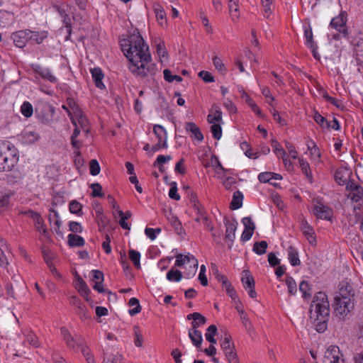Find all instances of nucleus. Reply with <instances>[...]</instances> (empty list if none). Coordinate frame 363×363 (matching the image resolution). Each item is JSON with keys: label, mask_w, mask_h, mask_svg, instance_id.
Masks as SVG:
<instances>
[{"label": "nucleus", "mask_w": 363, "mask_h": 363, "mask_svg": "<svg viewBox=\"0 0 363 363\" xmlns=\"http://www.w3.org/2000/svg\"><path fill=\"white\" fill-rule=\"evenodd\" d=\"M121 50L129 61V70L138 77H154L157 71V65L150 63L152 60L149 46L138 30L128 38L121 40Z\"/></svg>", "instance_id": "obj_1"}, {"label": "nucleus", "mask_w": 363, "mask_h": 363, "mask_svg": "<svg viewBox=\"0 0 363 363\" xmlns=\"http://www.w3.org/2000/svg\"><path fill=\"white\" fill-rule=\"evenodd\" d=\"M309 313L315 330L320 333L325 332L330 318L329 301L325 293L319 291L314 296Z\"/></svg>", "instance_id": "obj_2"}, {"label": "nucleus", "mask_w": 363, "mask_h": 363, "mask_svg": "<svg viewBox=\"0 0 363 363\" xmlns=\"http://www.w3.org/2000/svg\"><path fill=\"white\" fill-rule=\"evenodd\" d=\"M0 172H9L17 164L18 157L15 150L11 152L10 145L3 143L1 145Z\"/></svg>", "instance_id": "obj_3"}, {"label": "nucleus", "mask_w": 363, "mask_h": 363, "mask_svg": "<svg viewBox=\"0 0 363 363\" xmlns=\"http://www.w3.org/2000/svg\"><path fill=\"white\" fill-rule=\"evenodd\" d=\"M354 308V301L350 298L335 296L334 309L337 316L344 318Z\"/></svg>", "instance_id": "obj_4"}, {"label": "nucleus", "mask_w": 363, "mask_h": 363, "mask_svg": "<svg viewBox=\"0 0 363 363\" xmlns=\"http://www.w3.org/2000/svg\"><path fill=\"white\" fill-rule=\"evenodd\" d=\"M347 14L345 11H341L340 13L332 18L330 21V26L338 32L343 34L345 37L347 36V28L346 27Z\"/></svg>", "instance_id": "obj_5"}, {"label": "nucleus", "mask_w": 363, "mask_h": 363, "mask_svg": "<svg viewBox=\"0 0 363 363\" xmlns=\"http://www.w3.org/2000/svg\"><path fill=\"white\" fill-rule=\"evenodd\" d=\"M346 190L350 191L347 197L352 201L357 202L363 198V188L353 180L347 182Z\"/></svg>", "instance_id": "obj_6"}, {"label": "nucleus", "mask_w": 363, "mask_h": 363, "mask_svg": "<svg viewBox=\"0 0 363 363\" xmlns=\"http://www.w3.org/2000/svg\"><path fill=\"white\" fill-rule=\"evenodd\" d=\"M224 224L226 227L225 238L228 241V248L231 249L235 239V231L237 230L238 223L235 220H229L226 217L224 218Z\"/></svg>", "instance_id": "obj_7"}, {"label": "nucleus", "mask_w": 363, "mask_h": 363, "mask_svg": "<svg viewBox=\"0 0 363 363\" xmlns=\"http://www.w3.org/2000/svg\"><path fill=\"white\" fill-rule=\"evenodd\" d=\"M30 30H21L14 32L11 34V39L13 41L14 45L19 48H23L26 46V43L30 40Z\"/></svg>", "instance_id": "obj_8"}, {"label": "nucleus", "mask_w": 363, "mask_h": 363, "mask_svg": "<svg viewBox=\"0 0 363 363\" xmlns=\"http://www.w3.org/2000/svg\"><path fill=\"white\" fill-rule=\"evenodd\" d=\"M245 275L242 277L241 281L245 290H248V294L252 298L257 297L255 291V283L253 277L250 274L249 270H244Z\"/></svg>", "instance_id": "obj_9"}, {"label": "nucleus", "mask_w": 363, "mask_h": 363, "mask_svg": "<svg viewBox=\"0 0 363 363\" xmlns=\"http://www.w3.org/2000/svg\"><path fill=\"white\" fill-rule=\"evenodd\" d=\"M313 213L317 218L327 220H331L333 211V209L322 203H318L313 207Z\"/></svg>", "instance_id": "obj_10"}, {"label": "nucleus", "mask_w": 363, "mask_h": 363, "mask_svg": "<svg viewBox=\"0 0 363 363\" xmlns=\"http://www.w3.org/2000/svg\"><path fill=\"white\" fill-rule=\"evenodd\" d=\"M301 229L303 234L308 240L309 243L311 245H315L316 243L315 231L313 227L304 218L301 220Z\"/></svg>", "instance_id": "obj_11"}, {"label": "nucleus", "mask_w": 363, "mask_h": 363, "mask_svg": "<svg viewBox=\"0 0 363 363\" xmlns=\"http://www.w3.org/2000/svg\"><path fill=\"white\" fill-rule=\"evenodd\" d=\"M335 296L350 298V300L354 301V293L352 286L347 281L340 282L339 291L336 294Z\"/></svg>", "instance_id": "obj_12"}, {"label": "nucleus", "mask_w": 363, "mask_h": 363, "mask_svg": "<svg viewBox=\"0 0 363 363\" xmlns=\"http://www.w3.org/2000/svg\"><path fill=\"white\" fill-rule=\"evenodd\" d=\"M90 72L96 86L101 89H105L106 86L102 82V79L104 77V74L101 69L100 67H94L91 69Z\"/></svg>", "instance_id": "obj_13"}, {"label": "nucleus", "mask_w": 363, "mask_h": 363, "mask_svg": "<svg viewBox=\"0 0 363 363\" xmlns=\"http://www.w3.org/2000/svg\"><path fill=\"white\" fill-rule=\"evenodd\" d=\"M34 72L39 74L43 79H46L52 83L57 82L56 77L51 73L50 70L48 68H44L39 65L33 67Z\"/></svg>", "instance_id": "obj_14"}, {"label": "nucleus", "mask_w": 363, "mask_h": 363, "mask_svg": "<svg viewBox=\"0 0 363 363\" xmlns=\"http://www.w3.org/2000/svg\"><path fill=\"white\" fill-rule=\"evenodd\" d=\"M210 113L207 117L209 123H216L222 122V111L220 108L216 104L212 106Z\"/></svg>", "instance_id": "obj_15"}, {"label": "nucleus", "mask_w": 363, "mask_h": 363, "mask_svg": "<svg viewBox=\"0 0 363 363\" xmlns=\"http://www.w3.org/2000/svg\"><path fill=\"white\" fill-rule=\"evenodd\" d=\"M351 174L347 169L339 168L335 171V180L339 185H347V179Z\"/></svg>", "instance_id": "obj_16"}, {"label": "nucleus", "mask_w": 363, "mask_h": 363, "mask_svg": "<svg viewBox=\"0 0 363 363\" xmlns=\"http://www.w3.org/2000/svg\"><path fill=\"white\" fill-rule=\"evenodd\" d=\"M339 353V347L336 345H331L326 350L325 358L330 361L329 363H340Z\"/></svg>", "instance_id": "obj_17"}, {"label": "nucleus", "mask_w": 363, "mask_h": 363, "mask_svg": "<svg viewBox=\"0 0 363 363\" xmlns=\"http://www.w3.org/2000/svg\"><path fill=\"white\" fill-rule=\"evenodd\" d=\"M189 337L198 350H201L203 341L201 332L199 330H189Z\"/></svg>", "instance_id": "obj_18"}, {"label": "nucleus", "mask_w": 363, "mask_h": 363, "mask_svg": "<svg viewBox=\"0 0 363 363\" xmlns=\"http://www.w3.org/2000/svg\"><path fill=\"white\" fill-rule=\"evenodd\" d=\"M67 244L70 247H82L85 244V240L80 235L70 233L67 236Z\"/></svg>", "instance_id": "obj_19"}, {"label": "nucleus", "mask_w": 363, "mask_h": 363, "mask_svg": "<svg viewBox=\"0 0 363 363\" xmlns=\"http://www.w3.org/2000/svg\"><path fill=\"white\" fill-rule=\"evenodd\" d=\"M185 129L186 131L191 132L198 141L203 140V135L195 123L187 122L185 125Z\"/></svg>", "instance_id": "obj_20"}, {"label": "nucleus", "mask_w": 363, "mask_h": 363, "mask_svg": "<svg viewBox=\"0 0 363 363\" xmlns=\"http://www.w3.org/2000/svg\"><path fill=\"white\" fill-rule=\"evenodd\" d=\"M288 252V259L289 260L290 264L293 267L299 266L301 264V261L298 257V253L296 249L293 246H289L287 250Z\"/></svg>", "instance_id": "obj_21"}, {"label": "nucleus", "mask_w": 363, "mask_h": 363, "mask_svg": "<svg viewBox=\"0 0 363 363\" xmlns=\"http://www.w3.org/2000/svg\"><path fill=\"white\" fill-rule=\"evenodd\" d=\"M220 347L225 355L231 352V350H235L234 342L232 341V337L230 335H225L223 340L220 342Z\"/></svg>", "instance_id": "obj_22"}, {"label": "nucleus", "mask_w": 363, "mask_h": 363, "mask_svg": "<svg viewBox=\"0 0 363 363\" xmlns=\"http://www.w3.org/2000/svg\"><path fill=\"white\" fill-rule=\"evenodd\" d=\"M243 194L240 191L233 193V199L230 203V208L232 210H236L242 206Z\"/></svg>", "instance_id": "obj_23"}, {"label": "nucleus", "mask_w": 363, "mask_h": 363, "mask_svg": "<svg viewBox=\"0 0 363 363\" xmlns=\"http://www.w3.org/2000/svg\"><path fill=\"white\" fill-rule=\"evenodd\" d=\"M271 143H272V146L274 148V153L278 157L281 156L284 164L286 165V161H287L286 152L282 147H281L279 143L275 138L272 139Z\"/></svg>", "instance_id": "obj_24"}, {"label": "nucleus", "mask_w": 363, "mask_h": 363, "mask_svg": "<svg viewBox=\"0 0 363 363\" xmlns=\"http://www.w3.org/2000/svg\"><path fill=\"white\" fill-rule=\"evenodd\" d=\"M35 227L36 230L40 232L45 239L50 241V234L48 231L47 228L44 226V220L42 216H40L38 220L35 221Z\"/></svg>", "instance_id": "obj_25"}, {"label": "nucleus", "mask_w": 363, "mask_h": 363, "mask_svg": "<svg viewBox=\"0 0 363 363\" xmlns=\"http://www.w3.org/2000/svg\"><path fill=\"white\" fill-rule=\"evenodd\" d=\"M313 120L317 123L323 129L328 130L330 128V123L327 119L322 116L317 111H314Z\"/></svg>", "instance_id": "obj_26"}, {"label": "nucleus", "mask_w": 363, "mask_h": 363, "mask_svg": "<svg viewBox=\"0 0 363 363\" xmlns=\"http://www.w3.org/2000/svg\"><path fill=\"white\" fill-rule=\"evenodd\" d=\"M168 220L174 228L177 234L182 235L185 233L184 230L182 226V223L177 216L172 215L171 217H168Z\"/></svg>", "instance_id": "obj_27"}, {"label": "nucleus", "mask_w": 363, "mask_h": 363, "mask_svg": "<svg viewBox=\"0 0 363 363\" xmlns=\"http://www.w3.org/2000/svg\"><path fill=\"white\" fill-rule=\"evenodd\" d=\"M29 36L30 40L40 44L48 37V33L46 31L33 32L30 30Z\"/></svg>", "instance_id": "obj_28"}, {"label": "nucleus", "mask_w": 363, "mask_h": 363, "mask_svg": "<svg viewBox=\"0 0 363 363\" xmlns=\"http://www.w3.org/2000/svg\"><path fill=\"white\" fill-rule=\"evenodd\" d=\"M128 305L129 306H135V308H133V309H130L128 311V313L131 316L135 315L136 314L139 313L141 311L142 308L140 305L139 300L137 298L133 297V298H130V300L128 301Z\"/></svg>", "instance_id": "obj_29"}, {"label": "nucleus", "mask_w": 363, "mask_h": 363, "mask_svg": "<svg viewBox=\"0 0 363 363\" xmlns=\"http://www.w3.org/2000/svg\"><path fill=\"white\" fill-rule=\"evenodd\" d=\"M69 210L71 213L76 214L79 216L83 215L82 205L77 200H72L69 204Z\"/></svg>", "instance_id": "obj_30"}, {"label": "nucleus", "mask_w": 363, "mask_h": 363, "mask_svg": "<svg viewBox=\"0 0 363 363\" xmlns=\"http://www.w3.org/2000/svg\"><path fill=\"white\" fill-rule=\"evenodd\" d=\"M300 167L301 168L302 172L306 175V177L312 182V173L311 171L310 165L308 162L303 159H299L298 160Z\"/></svg>", "instance_id": "obj_31"}, {"label": "nucleus", "mask_w": 363, "mask_h": 363, "mask_svg": "<svg viewBox=\"0 0 363 363\" xmlns=\"http://www.w3.org/2000/svg\"><path fill=\"white\" fill-rule=\"evenodd\" d=\"M128 255L129 259L133 262L134 267L138 269H140V253L135 250H130Z\"/></svg>", "instance_id": "obj_32"}, {"label": "nucleus", "mask_w": 363, "mask_h": 363, "mask_svg": "<svg viewBox=\"0 0 363 363\" xmlns=\"http://www.w3.org/2000/svg\"><path fill=\"white\" fill-rule=\"evenodd\" d=\"M64 340L66 342L67 346L70 349H74L76 346L77 347H82L83 345V340L80 337L79 338L74 339L71 335L69 337H67Z\"/></svg>", "instance_id": "obj_33"}, {"label": "nucleus", "mask_w": 363, "mask_h": 363, "mask_svg": "<svg viewBox=\"0 0 363 363\" xmlns=\"http://www.w3.org/2000/svg\"><path fill=\"white\" fill-rule=\"evenodd\" d=\"M268 247L267 241L262 240L260 242H255L253 245L252 250L257 255H262L266 252V250Z\"/></svg>", "instance_id": "obj_34"}, {"label": "nucleus", "mask_w": 363, "mask_h": 363, "mask_svg": "<svg viewBox=\"0 0 363 363\" xmlns=\"http://www.w3.org/2000/svg\"><path fill=\"white\" fill-rule=\"evenodd\" d=\"M217 331L216 325H211L207 329V333L205 334L206 340L212 344H216V340L214 338V336L217 334Z\"/></svg>", "instance_id": "obj_35"}, {"label": "nucleus", "mask_w": 363, "mask_h": 363, "mask_svg": "<svg viewBox=\"0 0 363 363\" xmlns=\"http://www.w3.org/2000/svg\"><path fill=\"white\" fill-rule=\"evenodd\" d=\"M182 278V273L179 269L172 268L167 274V279L170 281H179Z\"/></svg>", "instance_id": "obj_36"}, {"label": "nucleus", "mask_w": 363, "mask_h": 363, "mask_svg": "<svg viewBox=\"0 0 363 363\" xmlns=\"http://www.w3.org/2000/svg\"><path fill=\"white\" fill-rule=\"evenodd\" d=\"M153 133L158 138V140L163 141L164 138L167 139V131L165 128L161 125H155L153 127Z\"/></svg>", "instance_id": "obj_37"}, {"label": "nucleus", "mask_w": 363, "mask_h": 363, "mask_svg": "<svg viewBox=\"0 0 363 363\" xmlns=\"http://www.w3.org/2000/svg\"><path fill=\"white\" fill-rule=\"evenodd\" d=\"M311 286L307 281H302L299 284V291L303 294L304 299L310 298L311 296Z\"/></svg>", "instance_id": "obj_38"}, {"label": "nucleus", "mask_w": 363, "mask_h": 363, "mask_svg": "<svg viewBox=\"0 0 363 363\" xmlns=\"http://www.w3.org/2000/svg\"><path fill=\"white\" fill-rule=\"evenodd\" d=\"M76 313L82 321L89 320L91 318L90 315L89 314L88 310L84 304L79 306V307L76 308Z\"/></svg>", "instance_id": "obj_39"}, {"label": "nucleus", "mask_w": 363, "mask_h": 363, "mask_svg": "<svg viewBox=\"0 0 363 363\" xmlns=\"http://www.w3.org/2000/svg\"><path fill=\"white\" fill-rule=\"evenodd\" d=\"M21 112L26 118H30L33 113L32 104L28 101H24L21 106Z\"/></svg>", "instance_id": "obj_40"}, {"label": "nucleus", "mask_w": 363, "mask_h": 363, "mask_svg": "<svg viewBox=\"0 0 363 363\" xmlns=\"http://www.w3.org/2000/svg\"><path fill=\"white\" fill-rule=\"evenodd\" d=\"M229 1V11L230 13V15L232 16L233 18H238L239 15V6L238 4V1L235 0H228Z\"/></svg>", "instance_id": "obj_41"}, {"label": "nucleus", "mask_w": 363, "mask_h": 363, "mask_svg": "<svg viewBox=\"0 0 363 363\" xmlns=\"http://www.w3.org/2000/svg\"><path fill=\"white\" fill-rule=\"evenodd\" d=\"M90 188L92 189L91 194L92 197L102 198L104 196V194L102 193V186L99 183H93L90 185Z\"/></svg>", "instance_id": "obj_42"}, {"label": "nucleus", "mask_w": 363, "mask_h": 363, "mask_svg": "<svg viewBox=\"0 0 363 363\" xmlns=\"http://www.w3.org/2000/svg\"><path fill=\"white\" fill-rule=\"evenodd\" d=\"M304 37L306 39V44L308 47L310 45L315 44L313 38L312 28L310 25L304 26Z\"/></svg>", "instance_id": "obj_43"}, {"label": "nucleus", "mask_w": 363, "mask_h": 363, "mask_svg": "<svg viewBox=\"0 0 363 363\" xmlns=\"http://www.w3.org/2000/svg\"><path fill=\"white\" fill-rule=\"evenodd\" d=\"M240 318L247 333H250V332L253 330V325L250 322V319L248 318L245 311H241Z\"/></svg>", "instance_id": "obj_44"}, {"label": "nucleus", "mask_w": 363, "mask_h": 363, "mask_svg": "<svg viewBox=\"0 0 363 363\" xmlns=\"http://www.w3.org/2000/svg\"><path fill=\"white\" fill-rule=\"evenodd\" d=\"M163 74L164 79L168 82H172L174 80L180 82L183 80L182 77L172 74L171 71L168 69H164Z\"/></svg>", "instance_id": "obj_45"}, {"label": "nucleus", "mask_w": 363, "mask_h": 363, "mask_svg": "<svg viewBox=\"0 0 363 363\" xmlns=\"http://www.w3.org/2000/svg\"><path fill=\"white\" fill-rule=\"evenodd\" d=\"M211 132L216 140H220L222 136V128L219 123H211Z\"/></svg>", "instance_id": "obj_46"}, {"label": "nucleus", "mask_w": 363, "mask_h": 363, "mask_svg": "<svg viewBox=\"0 0 363 363\" xmlns=\"http://www.w3.org/2000/svg\"><path fill=\"white\" fill-rule=\"evenodd\" d=\"M286 284L288 287L289 293L291 295H294L297 291V285L295 280L291 277H288L286 279Z\"/></svg>", "instance_id": "obj_47"}, {"label": "nucleus", "mask_w": 363, "mask_h": 363, "mask_svg": "<svg viewBox=\"0 0 363 363\" xmlns=\"http://www.w3.org/2000/svg\"><path fill=\"white\" fill-rule=\"evenodd\" d=\"M133 331L135 335V340L134 343L136 347H141L143 342V337L140 333V328L138 326L135 325L133 327Z\"/></svg>", "instance_id": "obj_48"}, {"label": "nucleus", "mask_w": 363, "mask_h": 363, "mask_svg": "<svg viewBox=\"0 0 363 363\" xmlns=\"http://www.w3.org/2000/svg\"><path fill=\"white\" fill-rule=\"evenodd\" d=\"M213 63L216 69H217L218 72H220L222 74H224L225 72V67L220 57H218V56H214L213 57Z\"/></svg>", "instance_id": "obj_49"}, {"label": "nucleus", "mask_w": 363, "mask_h": 363, "mask_svg": "<svg viewBox=\"0 0 363 363\" xmlns=\"http://www.w3.org/2000/svg\"><path fill=\"white\" fill-rule=\"evenodd\" d=\"M90 174L93 176H96L100 172V166L98 161L95 159L91 160L89 162Z\"/></svg>", "instance_id": "obj_50"}, {"label": "nucleus", "mask_w": 363, "mask_h": 363, "mask_svg": "<svg viewBox=\"0 0 363 363\" xmlns=\"http://www.w3.org/2000/svg\"><path fill=\"white\" fill-rule=\"evenodd\" d=\"M69 230L74 233L73 234L80 233L83 231L81 223L77 221H70L68 224Z\"/></svg>", "instance_id": "obj_51"}, {"label": "nucleus", "mask_w": 363, "mask_h": 363, "mask_svg": "<svg viewBox=\"0 0 363 363\" xmlns=\"http://www.w3.org/2000/svg\"><path fill=\"white\" fill-rule=\"evenodd\" d=\"M171 188L169 191V196L175 201H179L180 199V196L177 193V183L175 182H172L170 184Z\"/></svg>", "instance_id": "obj_52"}, {"label": "nucleus", "mask_w": 363, "mask_h": 363, "mask_svg": "<svg viewBox=\"0 0 363 363\" xmlns=\"http://www.w3.org/2000/svg\"><path fill=\"white\" fill-rule=\"evenodd\" d=\"M156 50L157 54L160 57H167V51L164 46V43L163 41L160 40L158 43L156 45Z\"/></svg>", "instance_id": "obj_53"}, {"label": "nucleus", "mask_w": 363, "mask_h": 363, "mask_svg": "<svg viewBox=\"0 0 363 363\" xmlns=\"http://www.w3.org/2000/svg\"><path fill=\"white\" fill-rule=\"evenodd\" d=\"M187 191L189 199L191 203L193 204V206H196L197 203H199V199L196 193L190 188V186H186L184 187Z\"/></svg>", "instance_id": "obj_54"}, {"label": "nucleus", "mask_w": 363, "mask_h": 363, "mask_svg": "<svg viewBox=\"0 0 363 363\" xmlns=\"http://www.w3.org/2000/svg\"><path fill=\"white\" fill-rule=\"evenodd\" d=\"M211 269L213 275L218 281L223 282L226 280L227 277L220 274L219 270L215 264H211Z\"/></svg>", "instance_id": "obj_55"}, {"label": "nucleus", "mask_w": 363, "mask_h": 363, "mask_svg": "<svg viewBox=\"0 0 363 363\" xmlns=\"http://www.w3.org/2000/svg\"><path fill=\"white\" fill-rule=\"evenodd\" d=\"M206 268L204 264H202L200 268V272L199 274V280L201 282V284L202 286H207L208 285V279L206 276Z\"/></svg>", "instance_id": "obj_56"}, {"label": "nucleus", "mask_w": 363, "mask_h": 363, "mask_svg": "<svg viewBox=\"0 0 363 363\" xmlns=\"http://www.w3.org/2000/svg\"><path fill=\"white\" fill-rule=\"evenodd\" d=\"M62 17L63 18L62 21H63L64 24L65 25V27L67 28V33H68V35L66 37L65 40H68L70 38L71 32H72L71 19L67 13L65 14L64 16H62Z\"/></svg>", "instance_id": "obj_57"}, {"label": "nucleus", "mask_w": 363, "mask_h": 363, "mask_svg": "<svg viewBox=\"0 0 363 363\" xmlns=\"http://www.w3.org/2000/svg\"><path fill=\"white\" fill-rule=\"evenodd\" d=\"M198 76L207 83L213 82L215 81L213 76L207 71L202 70L199 72Z\"/></svg>", "instance_id": "obj_58"}, {"label": "nucleus", "mask_w": 363, "mask_h": 363, "mask_svg": "<svg viewBox=\"0 0 363 363\" xmlns=\"http://www.w3.org/2000/svg\"><path fill=\"white\" fill-rule=\"evenodd\" d=\"M80 347L83 356L86 358V362L91 363V360H94V358L91 352H90L89 348L86 346H84L83 345L82 347Z\"/></svg>", "instance_id": "obj_59"}, {"label": "nucleus", "mask_w": 363, "mask_h": 363, "mask_svg": "<svg viewBox=\"0 0 363 363\" xmlns=\"http://www.w3.org/2000/svg\"><path fill=\"white\" fill-rule=\"evenodd\" d=\"M225 356L228 359V363H240V359L238 358L236 350H231V352H229Z\"/></svg>", "instance_id": "obj_60"}, {"label": "nucleus", "mask_w": 363, "mask_h": 363, "mask_svg": "<svg viewBox=\"0 0 363 363\" xmlns=\"http://www.w3.org/2000/svg\"><path fill=\"white\" fill-rule=\"evenodd\" d=\"M242 223L245 227V229L248 230H255V225L250 217H245L242 219Z\"/></svg>", "instance_id": "obj_61"}, {"label": "nucleus", "mask_w": 363, "mask_h": 363, "mask_svg": "<svg viewBox=\"0 0 363 363\" xmlns=\"http://www.w3.org/2000/svg\"><path fill=\"white\" fill-rule=\"evenodd\" d=\"M307 147L312 155H315L318 157H320V152L319 148L313 140L309 141L307 144Z\"/></svg>", "instance_id": "obj_62"}, {"label": "nucleus", "mask_w": 363, "mask_h": 363, "mask_svg": "<svg viewBox=\"0 0 363 363\" xmlns=\"http://www.w3.org/2000/svg\"><path fill=\"white\" fill-rule=\"evenodd\" d=\"M172 160V157L170 155H160L157 157L156 160L153 163V166H161L163 165L164 163L169 162Z\"/></svg>", "instance_id": "obj_63"}, {"label": "nucleus", "mask_w": 363, "mask_h": 363, "mask_svg": "<svg viewBox=\"0 0 363 363\" xmlns=\"http://www.w3.org/2000/svg\"><path fill=\"white\" fill-rule=\"evenodd\" d=\"M26 341L34 347H38L39 346L36 335L32 333H30L26 335Z\"/></svg>", "instance_id": "obj_64"}]
</instances>
